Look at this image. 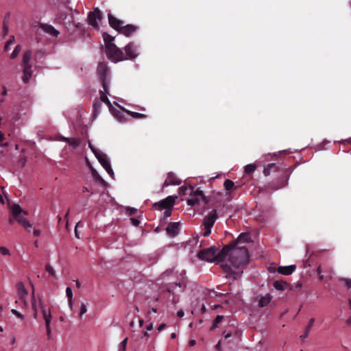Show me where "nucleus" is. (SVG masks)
<instances>
[{
	"label": "nucleus",
	"mask_w": 351,
	"mask_h": 351,
	"mask_svg": "<svg viewBox=\"0 0 351 351\" xmlns=\"http://www.w3.org/2000/svg\"><path fill=\"white\" fill-rule=\"evenodd\" d=\"M228 256L229 263L223 265V268L229 276L237 279L243 273L239 269L240 266L246 265L249 262L250 256L245 246H228L218 251L215 246L203 249L198 252L199 259L207 262L220 263Z\"/></svg>",
	"instance_id": "f257e3e1"
},
{
	"label": "nucleus",
	"mask_w": 351,
	"mask_h": 351,
	"mask_svg": "<svg viewBox=\"0 0 351 351\" xmlns=\"http://www.w3.org/2000/svg\"><path fill=\"white\" fill-rule=\"evenodd\" d=\"M97 74L103 86V90L99 91L101 100L108 105L110 113L117 121L119 122L124 121L125 117L123 111L125 112L126 110L122 108L121 110L115 108L108 98L110 85V71L106 62H101L99 63Z\"/></svg>",
	"instance_id": "f03ea898"
},
{
	"label": "nucleus",
	"mask_w": 351,
	"mask_h": 351,
	"mask_svg": "<svg viewBox=\"0 0 351 351\" xmlns=\"http://www.w3.org/2000/svg\"><path fill=\"white\" fill-rule=\"evenodd\" d=\"M103 38L105 43V51L108 59L113 62L124 60V53L112 43L114 37L104 33Z\"/></svg>",
	"instance_id": "7ed1b4c3"
},
{
	"label": "nucleus",
	"mask_w": 351,
	"mask_h": 351,
	"mask_svg": "<svg viewBox=\"0 0 351 351\" xmlns=\"http://www.w3.org/2000/svg\"><path fill=\"white\" fill-rule=\"evenodd\" d=\"M108 21L110 25L116 30H118L126 36H130L136 30V27L132 25H127L123 26V22L118 20L111 14L108 15Z\"/></svg>",
	"instance_id": "20e7f679"
},
{
	"label": "nucleus",
	"mask_w": 351,
	"mask_h": 351,
	"mask_svg": "<svg viewBox=\"0 0 351 351\" xmlns=\"http://www.w3.org/2000/svg\"><path fill=\"white\" fill-rule=\"evenodd\" d=\"M88 147L106 172L113 178L114 176V171L111 167L110 162L107 155L95 148L90 142H88Z\"/></svg>",
	"instance_id": "39448f33"
},
{
	"label": "nucleus",
	"mask_w": 351,
	"mask_h": 351,
	"mask_svg": "<svg viewBox=\"0 0 351 351\" xmlns=\"http://www.w3.org/2000/svg\"><path fill=\"white\" fill-rule=\"evenodd\" d=\"M217 218L218 215L216 209L212 210L204 217L202 223V235L204 237H208L210 234Z\"/></svg>",
	"instance_id": "423d86ee"
},
{
	"label": "nucleus",
	"mask_w": 351,
	"mask_h": 351,
	"mask_svg": "<svg viewBox=\"0 0 351 351\" xmlns=\"http://www.w3.org/2000/svg\"><path fill=\"white\" fill-rule=\"evenodd\" d=\"M190 195L191 197L187 199V204L189 206H195L205 202V197L202 191L198 189L194 191L193 188H191Z\"/></svg>",
	"instance_id": "0eeeda50"
},
{
	"label": "nucleus",
	"mask_w": 351,
	"mask_h": 351,
	"mask_svg": "<svg viewBox=\"0 0 351 351\" xmlns=\"http://www.w3.org/2000/svg\"><path fill=\"white\" fill-rule=\"evenodd\" d=\"M32 309L34 311V317L37 318L38 316V311H43V308H46L43 300L40 296L38 295L37 297L35 295L34 291L32 293Z\"/></svg>",
	"instance_id": "6e6552de"
},
{
	"label": "nucleus",
	"mask_w": 351,
	"mask_h": 351,
	"mask_svg": "<svg viewBox=\"0 0 351 351\" xmlns=\"http://www.w3.org/2000/svg\"><path fill=\"white\" fill-rule=\"evenodd\" d=\"M101 20V16L99 10L97 8L93 12L88 14V23L93 28L97 29L99 22Z\"/></svg>",
	"instance_id": "1a4fd4ad"
},
{
	"label": "nucleus",
	"mask_w": 351,
	"mask_h": 351,
	"mask_svg": "<svg viewBox=\"0 0 351 351\" xmlns=\"http://www.w3.org/2000/svg\"><path fill=\"white\" fill-rule=\"evenodd\" d=\"M16 291L17 294L19 297V299L23 302L24 306L25 307L28 306V301H27V291L25 287L24 284L22 282H19L16 284Z\"/></svg>",
	"instance_id": "9d476101"
},
{
	"label": "nucleus",
	"mask_w": 351,
	"mask_h": 351,
	"mask_svg": "<svg viewBox=\"0 0 351 351\" xmlns=\"http://www.w3.org/2000/svg\"><path fill=\"white\" fill-rule=\"evenodd\" d=\"M138 54L136 47L133 43H129L125 47V60L134 59Z\"/></svg>",
	"instance_id": "9b49d317"
},
{
	"label": "nucleus",
	"mask_w": 351,
	"mask_h": 351,
	"mask_svg": "<svg viewBox=\"0 0 351 351\" xmlns=\"http://www.w3.org/2000/svg\"><path fill=\"white\" fill-rule=\"evenodd\" d=\"M175 197L169 196L167 198L154 204V206H158L160 209L172 208L174 205Z\"/></svg>",
	"instance_id": "f8f14e48"
},
{
	"label": "nucleus",
	"mask_w": 351,
	"mask_h": 351,
	"mask_svg": "<svg viewBox=\"0 0 351 351\" xmlns=\"http://www.w3.org/2000/svg\"><path fill=\"white\" fill-rule=\"evenodd\" d=\"M166 230L167 232V234L173 237L176 236L180 230V224L178 222H173L171 223L168 225V226L166 228Z\"/></svg>",
	"instance_id": "ddd939ff"
},
{
	"label": "nucleus",
	"mask_w": 351,
	"mask_h": 351,
	"mask_svg": "<svg viewBox=\"0 0 351 351\" xmlns=\"http://www.w3.org/2000/svg\"><path fill=\"white\" fill-rule=\"evenodd\" d=\"M181 183V181L178 180L175 175L173 173H169L167 179L165 181L164 186H169L171 184L173 185H179Z\"/></svg>",
	"instance_id": "4468645a"
},
{
	"label": "nucleus",
	"mask_w": 351,
	"mask_h": 351,
	"mask_svg": "<svg viewBox=\"0 0 351 351\" xmlns=\"http://www.w3.org/2000/svg\"><path fill=\"white\" fill-rule=\"evenodd\" d=\"M32 66H23V77L22 78L23 82L24 83H28L32 75Z\"/></svg>",
	"instance_id": "2eb2a0df"
},
{
	"label": "nucleus",
	"mask_w": 351,
	"mask_h": 351,
	"mask_svg": "<svg viewBox=\"0 0 351 351\" xmlns=\"http://www.w3.org/2000/svg\"><path fill=\"white\" fill-rule=\"evenodd\" d=\"M296 267L294 265L289 266H280L278 268V273L283 275H290L295 269Z\"/></svg>",
	"instance_id": "dca6fc26"
},
{
	"label": "nucleus",
	"mask_w": 351,
	"mask_h": 351,
	"mask_svg": "<svg viewBox=\"0 0 351 351\" xmlns=\"http://www.w3.org/2000/svg\"><path fill=\"white\" fill-rule=\"evenodd\" d=\"M175 285H176V287H173L172 289L168 288V291L169 292H172L173 293H174L176 292V289L177 287L180 289L179 291H181L182 289L185 287V286H186L185 277L182 274H181L178 282H175Z\"/></svg>",
	"instance_id": "f3484780"
},
{
	"label": "nucleus",
	"mask_w": 351,
	"mask_h": 351,
	"mask_svg": "<svg viewBox=\"0 0 351 351\" xmlns=\"http://www.w3.org/2000/svg\"><path fill=\"white\" fill-rule=\"evenodd\" d=\"M251 242V237L248 232H243L239 234L237 239V244L247 243Z\"/></svg>",
	"instance_id": "a211bd4d"
},
{
	"label": "nucleus",
	"mask_w": 351,
	"mask_h": 351,
	"mask_svg": "<svg viewBox=\"0 0 351 351\" xmlns=\"http://www.w3.org/2000/svg\"><path fill=\"white\" fill-rule=\"evenodd\" d=\"M32 51L31 50H27L23 56V60H22V65L23 66H32V64L31 62V57H32Z\"/></svg>",
	"instance_id": "6ab92c4d"
},
{
	"label": "nucleus",
	"mask_w": 351,
	"mask_h": 351,
	"mask_svg": "<svg viewBox=\"0 0 351 351\" xmlns=\"http://www.w3.org/2000/svg\"><path fill=\"white\" fill-rule=\"evenodd\" d=\"M272 296L269 293H267L261 296L258 300V306L260 307L267 306L271 302Z\"/></svg>",
	"instance_id": "aec40b11"
},
{
	"label": "nucleus",
	"mask_w": 351,
	"mask_h": 351,
	"mask_svg": "<svg viewBox=\"0 0 351 351\" xmlns=\"http://www.w3.org/2000/svg\"><path fill=\"white\" fill-rule=\"evenodd\" d=\"M41 28L43 30L49 34L53 36H58L59 34V32L56 30L53 26L47 24L42 25Z\"/></svg>",
	"instance_id": "412c9836"
},
{
	"label": "nucleus",
	"mask_w": 351,
	"mask_h": 351,
	"mask_svg": "<svg viewBox=\"0 0 351 351\" xmlns=\"http://www.w3.org/2000/svg\"><path fill=\"white\" fill-rule=\"evenodd\" d=\"M41 312H42L43 318L45 322V325H50L51 318H52L50 310L47 309V308H43Z\"/></svg>",
	"instance_id": "4be33fe9"
},
{
	"label": "nucleus",
	"mask_w": 351,
	"mask_h": 351,
	"mask_svg": "<svg viewBox=\"0 0 351 351\" xmlns=\"http://www.w3.org/2000/svg\"><path fill=\"white\" fill-rule=\"evenodd\" d=\"M22 212H23L22 208L18 204H14L11 207V213L15 218L20 216L21 214L22 213Z\"/></svg>",
	"instance_id": "5701e85b"
},
{
	"label": "nucleus",
	"mask_w": 351,
	"mask_h": 351,
	"mask_svg": "<svg viewBox=\"0 0 351 351\" xmlns=\"http://www.w3.org/2000/svg\"><path fill=\"white\" fill-rule=\"evenodd\" d=\"M287 286V283L282 280H276L274 282V287L277 290H285Z\"/></svg>",
	"instance_id": "b1692460"
},
{
	"label": "nucleus",
	"mask_w": 351,
	"mask_h": 351,
	"mask_svg": "<svg viewBox=\"0 0 351 351\" xmlns=\"http://www.w3.org/2000/svg\"><path fill=\"white\" fill-rule=\"evenodd\" d=\"M67 142L73 148H76V147H79L80 145V140L75 138H69L68 139Z\"/></svg>",
	"instance_id": "393cba45"
},
{
	"label": "nucleus",
	"mask_w": 351,
	"mask_h": 351,
	"mask_svg": "<svg viewBox=\"0 0 351 351\" xmlns=\"http://www.w3.org/2000/svg\"><path fill=\"white\" fill-rule=\"evenodd\" d=\"M275 166H276L275 163H270V164H268L267 165H266L263 169L264 175L265 176H269L271 169L274 168Z\"/></svg>",
	"instance_id": "a878e982"
},
{
	"label": "nucleus",
	"mask_w": 351,
	"mask_h": 351,
	"mask_svg": "<svg viewBox=\"0 0 351 351\" xmlns=\"http://www.w3.org/2000/svg\"><path fill=\"white\" fill-rule=\"evenodd\" d=\"M21 51V46L20 45H18L15 47L14 49L13 50L12 53L10 55L11 59H15L19 54V53Z\"/></svg>",
	"instance_id": "bb28decb"
},
{
	"label": "nucleus",
	"mask_w": 351,
	"mask_h": 351,
	"mask_svg": "<svg viewBox=\"0 0 351 351\" xmlns=\"http://www.w3.org/2000/svg\"><path fill=\"white\" fill-rule=\"evenodd\" d=\"M15 41V38L14 36H11L9 40L5 43L4 45L3 50L4 51H7L10 49V46L12 45Z\"/></svg>",
	"instance_id": "cd10ccee"
},
{
	"label": "nucleus",
	"mask_w": 351,
	"mask_h": 351,
	"mask_svg": "<svg viewBox=\"0 0 351 351\" xmlns=\"http://www.w3.org/2000/svg\"><path fill=\"white\" fill-rule=\"evenodd\" d=\"M223 186L227 191H230L234 186V183L230 180H226Z\"/></svg>",
	"instance_id": "c85d7f7f"
},
{
	"label": "nucleus",
	"mask_w": 351,
	"mask_h": 351,
	"mask_svg": "<svg viewBox=\"0 0 351 351\" xmlns=\"http://www.w3.org/2000/svg\"><path fill=\"white\" fill-rule=\"evenodd\" d=\"M256 170V165L254 164H249L245 167V172L250 174Z\"/></svg>",
	"instance_id": "c756f323"
},
{
	"label": "nucleus",
	"mask_w": 351,
	"mask_h": 351,
	"mask_svg": "<svg viewBox=\"0 0 351 351\" xmlns=\"http://www.w3.org/2000/svg\"><path fill=\"white\" fill-rule=\"evenodd\" d=\"M45 271L49 274V275L53 278L56 277V271L50 265H47L45 267Z\"/></svg>",
	"instance_id": "7c9ffc66"
},
{
	"label": "nucleus",
	"mask_w": 351,
	"mask_h": 351,
	"mask_svg": "<svg viewBox=\"0 0 351 351\" xmlns=\"http://www.w3.org/2000/svg\"><path fill=\"white\" fill-rule=\"evenodd\" d=\"M128 338H125L119 345L118 351H125Z\"/></svg>",
	"instance_id": "2f4dec72"
},
{
	"label": "nucleus",
	"mask_w": 351,
	"mask_h": 351,
	"mask_svg": "<svg viewBox=\"0 0 351 351\" xmlns=\"http://www.w3.org/2000/svg\"><path fill=\"white\" fill-rule=\"evenodd\" d=\"M125 112H127L128 114H131V116L133 118H136V119H141V118L145 117V114H141V113H138V112H130V111H125Z\"/></svg>",
	"instance_id": "473e14b6"
},
{
	"label": "nucleus",
	"mask_w": 351,
	"mask_h": 351,
	"mask_svg": "<svg viewBox=\"0 0 351 351\" xmlns=\"http://www.w3.org/2000/svg\"><path fill=\"white\" fill-rule=\"evenodd\" d=\"M87 312V307L86 305L84 303L81 304L80 305V317H82L84 314H85Z\"/></svg>",
	"instance_id": "72a5a7b5"
},
{
	"label": "nucleus",
	"mask_w": 351,
	"mask_h": 351,
	"mask_svg": "<svg viewBox=\"0 0 351 351\" xmlns=\"http://www.w3.org/2000/svg\"><path fill=\"white\" fill-rule=\"evenodd\" d=\"M0 253L3 255H8V256L10 255V250L4 246L0 247Z\"/></svg>",
	"instance_id": "f704fd0d"
},
{
	"label": "nucleus",
	"mask_w": 351,
	"mask_h": 351,
	"mask_svg": "<svg viewBox=\"0 0 351 351\" xmlns=\"http://www.w3.org/2000/svg\"><path fill=\"white\" fill-rule=\"evenodd\" d=\"M11 312L13 315H16L18 318L21 319H24V316L20 312H19L17 310L13 308L11 310Z\"/></svg>",
	"instance_id": "c9c22d12"
},
{
	"label": "nucleus",
	"mask_w": 351,
	"mask_h": 351,
	"mask_svg": "<svg viewBox=\"0 0 351 351\" xmlns=\"http://www.w3.org/2000/svg\"><path fill=\"white\" fill-rule=\"evenodd\" d=\"M223 319L222 315H217L215 319L213 328H216L217 326V324H219Z\"/></svg>",
	"instance_id": "e433bc0d"
},
{
	"label": "nucleus",
	"mask_w": 351,
	"mask_h": 351,
	"mask_svg": "<svg viewBox=\"0 0 351 351\" xmlns=\"http://www.w3.org/2000/svg\"><path fill=\"white\" fill-rule=\"evenodd\" d=\"M66 295L68 300L73 299V291L70 287H67L66 289Z\"/></svg>",
	"instance_id": "4c0bfd02"
},
{
	"label": "nucleus",
	"mask_w": 351,
	"mask_h": 351,
	"mask_svg": "<svg viewBox=\"0 0 351 351\" xmlns=\"http://www.w3.org/2000/svg\"><path fill=\"white\" fill-rule=\"evenodd\" d=\"M314 322H315V319L314 318H311L309 322H308V326L305 330V331H308V332H310L311 330V327L313 326L314 324Z\"/></svg>",
	"instance_id": "58836bf2"
},
{
	"label": "nucleus",
	"mask_w": 351,
	"mask_h": 351,
	"mask_svg": "<svg viewBox=\"0 0 351 351\" xmlns=\"http://www.w3.org/2000/svg\"><path fill=\"white\" fill-rule=\"evenodd\" d=\"M172 208H166L165 212L163 213V218L166 219L169 217L171 214Z\"/></svg>",
	"instance_id": "ea45409f"
},
{
	"label": "nucleus",
	"mask_w": 351,
	"mask_h": 351,
	"mask_svg": "<svg viewBox=\"0 0 351 351\" xmlns=\"http://www.w3.org/2000/svg\"><path fill=\"white\" fill-rule=\"evenodd\" d=\"M324 265H319L317 269V274L319 276V278L320 279H323L324 278V276L322 275V270H323V267H324Z\"/></svg>",
	"instance_id": "a19ab883"
},
{
	"label": "nucleus",
	"mask_w": 351,
	"mask_h": 351,
	"mask_svg": "<svg viewBox=\"0 0 351 351\" xmlns=\"http://www.w3.org/2000/svg\"><path fill=\"white\" fill-rule=\"evenodd\" d=\"M18 223H19L20 224L23 225L26 221H27V219H25V217H22L21 215L16 217Z\"/></svg>",
	"instance_id": "79ce46f5"
},
{
	"label": "nucleus",
	"mask_w": 351,
	"mask_h": 351,
	"mask_svg": "<svg viewBox=\"0 0 351 351\" xmlns=\"http://www.w3.org/2000/svg\"><path fill=\"white\" fill-rule=\"evenodd\" d=\"M4 134L2 133L1 131H0V146H7L8 143H3V141H4Z\"/></svg>",
	"instance_id": "37998d69"
},
{
	"label": "nucleus",
	"mask_w": 351,
	"mask_h": 351,
	"mask_svg": "<svg viewBox=\"0 0 351 351\" xmlns=\"http://www.w3.org/2000/svg\"><path fill=\"white\" fill-rule=\"evenodd\" d=\"M69 138L64 137V136H58L56 137L55 140L58 141H66V142H67Z\"/></svg>",
	"instance_id": "c03bdc74"
},
{
	"label": "nucleus",
	"mask_w": 351,
	"mask_h": 351,
	"mask_svg": "<svg viewBox=\"0 0 351 351\" xmlns=\"http://www.w3.org/2000/svg\"><path fill=\"white\" fill-rule=\"evenodd\" d=\"M99 106H100V104H99V101H94V103H93V108H94V111L95 112H96L97 110V109H99Z\"/></svg>",
	"instance_id": "a18cd8bd"
},
{
	"label": "nucleus",
	"mask_w": 351,
	"mask_h": 351,
	"mask_svg": "<svg viewBox=\"0 0 351 351\" xmlns=\"http://www.w3.org/2000/svg\"><path fill=\"white\" fill-rule=\"evenodd\" d=\"M132 223L134 226H137L140 223V221L135 218H131Z\"/></svg>",
	"instance_id": "49530a36"
},
{
	"label": "nucleus",
	"mask_w": 351,
	"mask_h": 351,
	"mask_svg": "<svg viewBox=\"0 0 351 351\" xmlns=\"http://www.w3.org/2000/svg\"><path fill=\"white\" fill-rule=\"evenodd\" d=\"M344 282H345L346 286L348 288H350L351 287V280H350V279H345Z\"/></svg>",
	"instance_id": "de8ad7c7"
},
{
	"label": "nucleus",
	"mask_w": 351,
	"mask_h": 351,
	"mask_svg": "<svg viewBox=\"0 0 351 351\" xmlns=\"http://www.w3.org/2000/svg\"><path fill=\"white\" fill-rule=\"evenodd\" d=\"M25 228H29L32 226L30 222L27 219V221L22 225Z\"/></svg>",
	"instance_id": "09e8293b"
},
{
	"label": "nucleus",
	"mask_w": 351,
	"mask_h": 351,
	"mask_svg": "<svg viewBox=\"0 0 351 351\" xmlns=\"http://www.w3.org/2000/svg\"><path fill=\"white\" fill-rule=\"evenodd\" d=\"M128 212L129 213L130 215H134L136 213V209L134 208H130L128 209Z\"/></svg>",
	"instance_id": "8fccbe9b"
},
{
	"label": "nucleus",
	"mask_w": 351,
	"mask_h": 351,
	"mask_svg": "<svg viewBox=\"0 0 351 351\" xmlns=\"http://www.w3.org/2000/svg\"><path fill=\"white\" fill-rule=\"evenodd\" d=\"M165 327H166V324H160V325L158 327L157 330H158V332H160V331H162V330H164V329L165 328Z\"/></svg>",
	"instance_id": "3c124183"
},
{
	"label": "nucleus",
	"mask_w": 351,
	"mask_h": 351,
	"mask_svg": "<svg viewBox=\"0 0 351 351\" xmlns=\"http://www.w3.org/2000/svg\"><path fill=\"white\" fill-rule=\"evenodd\" d=\"M184 315V312L183 310H180L177 313V316L179 317H182Z\"/></svg>",
	"instance_id": "603ef678"
},
{
	"label": "nucleus",
	"mask_w": 351,
	"mask_h": 351,
	"mask_svg": "<svg viewBox=\"0 0 351 351\" xmlns=\"http://www.w3.org/2000/svg\"><path fill=\"white\" fill-rule=\"evenodd\" d=\"M79 223H77L76 224L75 227V235L76 238H77V239H80V236H79L78 232H77V227H78V226H79Z\"/></svg>",
	"instance_id": "864d4df0"
},
{
	"label": "nucleus",
	"mask_w": 351,
	"mask_h": 351,
	"mask_svg": "<svg viewBox=\"0 0 351 351\" xmlns=\"http://www.w3.org/2000/svg\"><path fill=\"white\" fill-rule=\"evenodd\" d=\"M93 175L94 177H95L96 178L99 179V180H102L101 178L98 175V173L96 172L95 170H93Z\"/></svg>",
	"instance_id": "5fc2aeb1"
},
{
	"label": "nucleus",
	"mask_w": 351,
	"mask_h": 351,
	"mask_svg": "<svg viewBox=\"0 0 351 351\" xmlns=\"http://www.w3.org/2000/svg\"><path fill=\"white\" fill-rule=\"evenodd\" d=\"M153 328H154V325H153V324H152V323H151V324H149L147 326V328H146V330H147V331H151V330L153 329Z\"/></svg>",
	"instance_id": "6e6d98bb"
},
{
	"label": "nucleus",
	"mask_w": 351,
	"mask_h": 351,
	"mask_svg": "<svg viewBox=\"0 0 351 351\" xmlns=\"http://www.w3.org/2000/svg\"><path fill=\"white\" fill-rule=\"evenodd\" d=\"M33 234H34V235L35 237H38V236L40 235V230H34Z\"/></svg>",
	"instance_id": "4d7b16f0"
},
{
	"label": "nucleus",
	"mask_w": 351,
	"mask_h": 351,
	"mask_svg": "<svg viewBox=\"0 0 351 351\" xmlns=\"http://www.w3.org/2000/svg\"><path fill=\"white\" fill-rule=\"evenodd\" d=\"M308 334L309 332L308 331H305L304 334L300 336V338L302 339H305L308 337Z\"/></svg>",
	"instance_id": "13d9d810"
},
{
	"label": "nucleus",
	"mask_w": 351,
	"mask_h": 351,
	"mask_svg": "<svg viewBox=\"0 0 351 351\" xmlns=\"http://www.w3.org/2000/svg\"><path fill=\"white\" fill-rule=\"evenodd\" d=\"M196 344V341L195 339H191L189 341V345L190 346H193Z\"/></svg>",
	"instance_id": "bf43d9fd"
},
{
	"label": "nucleus",
	"mask_w": 351,
	"mask_h": 351,
	"mask_svg": "<svg viewBox=\"0 0 351 351\" xmlns=\"http://www.w3.org/2000/svg\"><path fill=\"white\" fill-rule=\"evenodd\" d=\"M216 349H217L219 351H221V341H219L218 343L215 346Z\"/></svg>",
	"instance_id": "052dcab7"
},
{
	"label": "nucleus",
	"mask_w": 351,
	"mask_h": 351,
	"mask_svg": "<svg viewBox=\"0 0 351 351\" xmlns=\"http://www.w3.org/2000/svg\"><path fill=\"white\" fill-rule=\"evenodd\" d=\"M68 305L70 308H73V299H69L68 300Z\"/></svg>",
	"instance_id": "680f3d73"
},
{
	"label": "nucleus",
	"mask_w": 351,
	"mask_h": 351,
	"mask_svg": "<svg viewBox=\"0 0 351 351\" xmlns=\"http://www.w3.org/2000/svg\"><path fill=\"white\" fill-rule=\"evenodd\" d=\"M45 326H46V330H47V335H49L51 333L50 325H45Z\"/></svg>",
	"instance_id": "e2e57ef3"
},
{
	"label": "nucleus",
	"mask_w": 351,
	"mask_h": 351,
	"mask_svg": "<svg viewBox=\"0 0 351 351\" xmlns=\"http://www.w3.org/2000/svg\"><path fill=\"white\" fill-rule=\"evenodd\" d=\"M0 202L1 204H4V202H5V198L3 195H0Z\"/></svg>",
	"instance_id": "0e129e2a"
},
{
	"label": "nucleus",
	"mask_w": 351,
	"mask_h": 351,
	"mask_svg": "<svg viewBox=\"0 0 351 351\" xmlns=\"http://www.w3.org/2000/svg\"><path fill=\"white\" fill-rule=\"evenodd\" d=\"M7 95V90L5 87L3 88L2 95L5 96Z\"/></svg>",
	"instance_id": "69168bd1"
},
{
	"label": "nucleus",
	"mask_w": 351,
	"mask_h": 351,
	"mask_svg": "<svg viewBox=\"0 0 351 351\" xmlns=\"http://www.w3.org/2000/svg\"><path fill=\"white\" fill-rule=\"evenodd\" d=\"M151 312L156 313L157 309L156 308H152L151 310L148 312V313H150Z\"/></svg>",
	"instance_id": "338daca9"
},
{
	"label": "nucleus",
	"mask_w": 351,
	"mask_h": 351,
	"mask_svg": "<svg viewBox=\"0 0 351 351\" xmlns=\"http://www.w3.org/2000/svg\"><path fill=\"white\" fill-rule=\"evenodd\" d=\"M346 323L348 324H351V317H350L347 320H346Z\"/></svg>",
	"instance_id": "774afa93"
}]
</instances>
